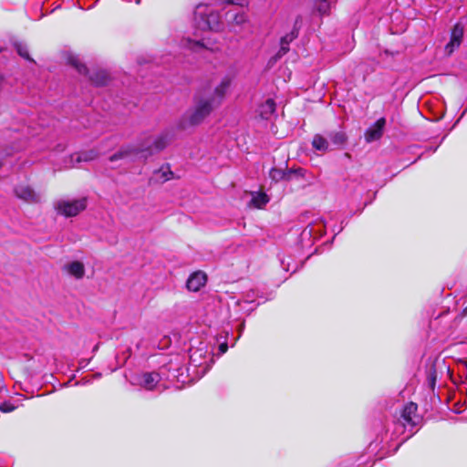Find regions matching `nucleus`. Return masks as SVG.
Segmentation results:
<instances>
[{
  "label": "nucleus",
  "mask_w": 467,
  "mask_h": 467,
  "mask_svg": "<svg viewBox=\"0 0 467 467\" xmlns=\"http://www.w3.org/2000/svg\"><path fill=\"white\" fill-rule=\"evenodd\" d=\"M168 132H163L156 138L147 137L140 146L127 145L117 153L110 156L111 162L118 160H132L134 158L146 159L156 151L163 150L171 140Z\"/></svg>",
  "instance_id": "f257e3e1"
},
{
  "label": "nucleus",
  "mask_w": 467,
  "mask_h": 467,
  "mask_svg": "<svg viewBox=\"0 0 467 467\" xmlns=\"http://www.w3.org/2000/svg\"><path fill=\"white\" fill-rule=\"evenodd\" d=\"M217 108L207 98L205 92H199L195 96L194 107L189 109L182 117L181 128L194 126L202 123L206 117Z\"/></svg>",
  "instance_id": "f03ea898"
},
{
  "label": "nucleus",
  "mask_w": 467,
  "mask_h": 467,
  "mask_svg": "<svg viewBox=\"0 0 467 467\" xmlns=\"http://www.w3.org/2000/svg\"><path fill=\"white\" fill-rule=\"evenodd\" d=\"M194 26L200 31H219L223 27L220 16L208 5L200 4L193 13Z\"/></svg>",
  "instance_id": "7ed1b4c3"
},
{
  "label": "nucleus",
  "mask_w": 467,
  "mask_h": 467,
  "mask_svg": "<svg viewBox=\"0 0 467 467\" xmlns=\"http://www.w3.org/2000/svg\"><path fill=\"white\" fill-rule=\"evenodd\" d=\"M87 206L86 199L81 198L73 201H60L57 204V210L59 213L71 217L76 216Z\"/></svg>",
  "instance_id": "20e7f679"
},
{
  "label": "nucleus",
  "mask_w": 467,
  "mask_h": 467,
  "mask_svg": "<svg viewBox=\"0 0 467 467\" xmlns=\"http://www.w3.org/2000/svg\"><path fill=\"white\" fill-rule=\"evenodd\" d=\"M231 84L232 78L228 76H225L221 79L220 83L214 88L213 93L208 94L206 90H202V92H205L206 98L211 102H213V105L219 107L222 104L225 95L229 91Z\"/></svg>",
  "instance_id": "39448f33"
},
{
  "label": "nucleus",
  "mask_w": 467,
  "mask_h": 467,
  "mask_svg": "<svg viewBox=\"0 0 467 467\" xmlns=\"http://www.w3.org/2000/svg\"><path fill=\"white\" fill-rule=\"evenodd\" d=\"M16 198L28 203H37L41 201V195L36 192L28 184H19L14 189Z\"/></svg>",
  "instance_id": "423d86ee"
},
{
  "label": "nucleus",
  "mask_w": 467,
  "mask_h": 467,
  "mask_svg": "<svg viewBox=\"0 0 467 467\" xmlns=\"http://www.w3.org/2000/svg\"><path fill=\"white\" fill-rule=\"evenodd\" d=\"M417 404L410 402L405 405L400 419L404 427H415L420 422V419L417 414Z\"/></svg>",
  "instance_id": "0eeeda50"
},
{
  "label": "nucleus",
  "mask_w": 467,
  "mask_h": 467,
  "mask_svg": "<svg viewBox=\"0 0 467 467\" xmlns=\"http://www.w3.org/2000/svg\"><path fill=\"white\" fill-rule=\"evenodd\" d=\"M226 18L230 29L235 33H241L243 26L248 22L247 16L244 12L233 13L229 11Z\"/></svg>",
  "instance_id": "6e6552de"
},
{
  "label": "nucleus",
  "mask_w": 467,
  "mask_h": 467,
  "mask_svg": "<svg viewBox=\"0 0 467 467\" xmlns=\"http://www.w3.org/2000/svg\"><path fill=\"white\" fill-rule=\"evenodd\" d=\"M386 125L385 118L379 119L373 125H371L365 132V140L370 143L381 138Z\"/></svg>",
  "instance_id": "1a4fd4ad"
},
{
  "label": "nucleus",
  "mask_w": 467,
  "mask_h": 467,
  "mask_svg": "<svg viewBox=\"0 0 467 467\" xmlns=\"http://www.w3.org/2000/svg\"><path fill=\"white\" fill-rule=\"evenodd\" d=\"M138 384L147 390H152L161 381V376L157 372H146L137 377Z\"/></svg>",
  "instance_id": "9d476101"
},
{
  "label": "nucleus",
  "mask_w": 467,
  "mask_h": 467,
  "mask_svg": "<svg viewBox=\"0 0 467 467\" xmlns=\"http://www.w3.org/2000/svg\"><path fill=\"white\" fill-rule=\"evenodd\" d=\"M181 46L182 48L188 49L194 53H201L205 49H211L204 42V38L192 39L190 37H185L182 39Z\"/></svg>",
  "instance_id": "9b49d317"
},
{
  "label": "nucleus",
  "mask_w": 467,
  "mask_h": 467,
  "mask_svg": "<svg viewBox=\"0 0 467 467\" xmlns=\"http://www.w3.org/2000/svg\"><path fill=\"white\" fill-rule=\"evenodd\" d=\"M462 36L463 27L459 24L455 25L451 31V40L445 47V50L448 54H451L455 48L460 47Z\"/></svg>",
  "instance_id": "f8f14e48"
},
{
  "label": "nucleus",
  "mask_w": 467,
  "mask_h": 467,
  "mask_svg": "<svg viewBox=\"0 0 467 467\" xmlns=\"http://www.w3.org/2000/svg\"><path fill=\"white\" fill-rule=\"evenodd\" d=\"M206 283V275L202 272H195L192 274L186 283V286L190 291L196 292L200 290Z\"/></svg>",
  "instance_id": "ddd939ff"
},
{
  "label": "nucleus",
  "mask_w": 467,
  "mask_h": 467,
  "mask_svg": "<svg viewBox=\"0 0 467 467\" xmlns=\"http://www.w3.org/2000/svg\"><path fill=\"white\" fill-rule=\"evenodd\" d=\"M64 270L76 279H81L85 275V266L79 261H73L64 266Z\"/></svg>",
  "instance_id": "4468645a"
},
{
  "label": "nucleus",
  "mask_w": 467,
  "mask_h": 467,
  "mask_svg": "<svg viewBox=\"0 0 467 467\" xmlns=\"http://www.w3.org/2000/svg\"><path fill=\"white\" fill-rule=\"evenodd\" d=\"M98 152L91 150L88 151H83L79 153H75L70 156V165L68 167H74L75 162L79 163L81 161H89L97 158Z\"/></svg>",
  "instance_id": "2eb2a0df"
},
{
  "label": "nucleus",
  "mask_w": 467,
  "mask_h": 467,
  "mask_svg": "<svg viewBox=\"0 0 467 467\" xmlns=\"http://www.w3.org/2000/svg\"><path fill=\"white\" fill-rule=\"evenodd\" d=\"M89 79L95 86L100 87L107 85L109 77L105 70H97L89 76Z\"/></svg>",
  "instance_id": "dca6fc26"
},
{
  "label": "nucleus",
  "mask_w": 467,
  "mask_h": 467,
  "mask_svg": "<svg viewBox=\"0 0 467 467\" xmlns=\"http://www.w3.org/2000/svg\"><path fill=\"white\" fill-rule=\"evenodd\" d=\"M312 146L315 150L323 152L331 150L329 141L320 134H317L314 136L312 140Z\"/></svg>",
  "instance_id": "f3484780"
},
{
  "label": "nucleus",
  "mask_w": 467,
  "mask_h": 467,
  "mask_svg": "<svg viewBox=\"0 0 467 467\" xmlns=\"http://www.w3.org/2000/svg\"><path fill=\"white\" fill-rule=\"evenodd\" d=\"M275 111V102L272 99H268L260 108L259 112L263 119H268Z\"/></svg>",
  "instance_id": "a211bd4d"
},
{
  "label": "nucleus",
  "mask_w": 467,
  "mask_h": 467,
  "mask_svg": "<svg viewBox=\"0 0 467 467\" xmlns=\"http://www.w3.org/2000/svg\"><path fill=\"white\" fill-rule=\"evenodd\" d=\"M269 202V197L265 192H254L252 195L250 205L261 209Z\"/></svg>",
  "instance_id": "6ab92c4d"
},
{
  "label": "nucleus",
  "mask_w": 467,
  "mask_h": 467,
  "mask_svg": "<svg viewBox=\"0 0 467 467\" xmlns=\"http://www.w3.org/2000/svg\"><path fill=\"white\" fill-rule=\"evenodd\" d=\"M331 144L335 147H341L347 141V135L344 131H332L328 134Z\"/></svg>",
  "instance_id": "aec40b11"
},
{
  "label": "nucleus",
  "mask_w": 467,
  "mask_h": 467,
  "mask_svg": "<svg viewBox=\"0 0 467 467\" xmlns=\"http://www.w3.org/2000/svg\"><path fill=\"white\" fill-rule=\"evenodd\" d=\"M289 51V45H285L283 42L280 41V48L277 51V53L272 57L269 60V65L275 64L279 58H281L283 56H285Z\"/></svg>",
  "instance_id": "412c9836"
},
{
  "label": "nucleus",
  "mask_w": 467,
  "mask_h": 467,
  "mask_svg": "<svg viewBox=\"0 0 467 467\" xmlns=\"http://www.w3.org/2000/svg\"><path fill=\"white\" fill-rule=\"evenodd\" d=\"M287 171L283 169L272 168L269 171V177L275 182L285 179Z\"/></svg>",
  "instance_id": "4be33fe9"
},
{
  "label": "nucleus",
  "mask_w": 467,
  "mask_h": 467,
  "mask_svg": "<svg viewBox=\"0 0 467 467\" xmlns=\"http://www.w3.org/2000/svg\"><path fill=\"white\" fill-rule=\"evenodd\" d=\"M157 178L162 182H167L172 178V171L169 166H162L156 173Z\"/></svg>",
  "instance_id": "5701e85b"
},
{
  "label": "nucleus",
  "mask_w": 467,
  "mask_h": 467,
  "mask_svg": "<svg viewBox=\"0 0 467 467\" xmlns=\"http://www.w3.org/2000/svg\"><path fill=\"white\" fill-rule=\"evenodd\" d=\"M69 61L75 67V68L77 69V71L79 74H82V75L88 74V70L87 67L84 64H82L78 57H70Z\"/></svg>",
  "instance_id": "b1692460"
},
{
  "label": "nucleus",
  "mask_w": 467,
  "mask_h": 467,
  "mask_svg": "<svg viewBox=\"0 0 467 467\" xmlns=\"http://www.w3.org/2000/svg\"><path fill=\"white\" fill-rule=\"evenodd\" d=\"M317 9L320 15H327L330 10V3L328 0H319V2L317 3Z\"/></svg>",
  "instance_id": "393cba45"
},
{
  "label": "nucleus",
  "mask_w": 467,
  "mask_h": 467,
  "mask_svg": "<svg viewBox=\"0 0 467 467\" xmlns=\"http://www.w3.org/2000/svg\"><path fill=\"white\" fill-rule=\"evenodd\" d=\"M15 47H16L17 53L19 54V56H21L25 59L31 60L26 45H25L23 43H16Z\"/></svg>",
  "instance_id": "a878e982"
},
{
  "label": "nucleus",
  "mask_w": 467,
  "mask_h": 467,
  "mask_svg": "<svg viewBox=\"0 0 467 467\" xmlns=\"http://www.w3.org/2000/svg\"><path fill=\"white\" fill-rule=\"evenodd\" d=\"M427 379L430 387L433 389L437 379V373L433 366L428 368Z\"/></svg>",
  "instance_id": "bb28decb"
},
{
  "label": "nucleus",
  "mask_w": 467,
  "mask_h": 467,
  "mask_svg": "<svg viewBox=\"0 0 467 467\" xmlns=\"http://www.w3.org/2000/svg\"><path fill=\"white\" fill-rule=\"evenodd\" d=\"M298 36L297 30L294 29L290 33L286 34L285 36H282L280 41L283 42L285 45H290V43L296 39Z\"/></svg>",
  "instance_id": "cd10ccee"
},
{
  "label": "nucleus",
  "mask_w": 467,
  "mask_h": 467,
  "mask_svg": "<svg viewBox=\"0 0 467 467\" xmlns=\"http://www.w3.org/2000/svg\"><path fill=\"white\" fill-rule=\"evenodd\" d=\"M15 410V406L12 405L10 402H4L0 405V410L2 412H11Z\"/></svg>",
  "instance_id": "c85d7f7f"
},
{
  "label": "nucleus",
  "mask_w": 467,
  "mask_h": 467,
  "mask_svg": "<svg viewBox=\"0 0 467 467\" xmlns=\"http://www.w3.org/2000/svg\"><path fill=\"white\" fill-rule=\"evenodd\" d=\"M228 4L239 5V6H244L248 4L247 0H224Z\"/></svg>",
  "instance_id": "c756f323"
},
{
  "label": "nucleus",
  "mask_w": 467,
  "mask_h": 467,
  "mask_svg": "<svg viewBox=\"0 0 467 467\" xmlns=\"http://www.w3.org/2000/svg\"><path fill=\"white\" fill-rule=\"evenodd\" d=\"M227 349H228V346H227L226 343L220 344V346H219V352H220L221 355L224 354L227 351Z\"/></svg>",
  "instance_id": "7c9ffc66"
},
{
  "label": "nucleus",
  "mask_w": 467,
  "mask_h": 467,
  "mask_svg": "<svg viewBox=\"0 0 467 467\" xmlns=\"http://www.w3.org/2000/svg\"><path fill=\"white\" fill-rule=\"evenodd\" d=\"M316 231L314 226L308 225L305 230L304 233L307 232L309 234H312V233Z\"/></svg>",
  "instance_id": "2f4dec72"
},
{
  "label": "nucleus",
  "mask_w": 467,
  "mask_h": 467,
  "mask_svg": "<svg viewBox=\"0 0 467 467\" xmlns=\"http://www.w3.org/2000/svg\"><path fill=\"white\" fill-rule=\"evenodd\" d=\"M195 354H196V352H192V353H191V355H190V358H191V361H192V362H195V361H196V359H195V358H194V355H195Z\"/></svg>",
  "instance_id": "473e14b6"
},
{
  "label": "nucleus",
  "mask_w": 467,
  "mask_h": 467,
  "mask_svg": "<svg viewBox=\"0 0 467 467\" xmlns=\"http://www.w3.org/2000/svg\"><path fill=\"white\" fill-rule=\"evenodd\" d=\"M320 223H321L324 227H326V223H325L323 220H321V221H320Z\"/></svg>",
  "instance_id": "72a5a7b5"
},
{
  "label": "nucleus",
  "mask_w": 467,
  "mask_h": 467,
  "mask_svg": "<svg viewBox=\"0 0 467 467\" xmlns=\"http://www.w3.org/2000/svg\"><path fill=\"white\" fill-rule=\"evenodd\" d=\"M2 165V161L0 160V166Z\"/></svg>",
  "instance_id": "f704fd0d"
}]
</instances>
